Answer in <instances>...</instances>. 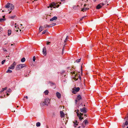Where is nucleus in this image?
<instances>
[{
  "label": "nucleus",
  "instance_id": "obj_19",
  "mask_svg": "<svg viewBox=\"0 0 128 128\" xmlns=\"http://www.w3.org/2000/svg\"><path fill=\"white\" fill-rule=\"evenodd\" d=\"M3 18H0V22H2L4 21L5 20V16H2Z\"/></svg>",
  "mask_w": 128,
  "mask_h": 128
},
{
  "label": "nucleus",
  "instance_id": "obj_60",
  "mask_svg": "<svg viewBox=\"0 0 128 128\" xmlns=\"http://www.w3.org/2000/svg\"><path fill=\"white\" fill-rule=\"evenodd\" d=\"M1 98H2V96H1Z\"/></svg>",
  "mask_w": 128,
  "mask_h": 128
},
{
  "label": "nucleus",
  "instance_id": "obj_7",
  "mask_svg": "<svg viewBox=\"0 0 128 128\" xmlns=\"http://www.w3.org/2000/svg\"><path fill=\"white\" fill-rule=\"evenodd\" d=\"M16 65V62H14L13 64H12L11 66L8 67V68L9 69L13 70L14 68V66Z\"/></svg>",
  "mask_w": 128,
  "mask_h": 128
},
{
  "label": "nucleus",
  "instance_id": "obj_8",
  "mask_svg": "<svg viewBox=\"0 0 128 128\" xmlns=\"http://www.w3.org/2000/svg\"><path fill=\"white\" fill-rule=\"evenodd\" d=\"M80 110L81 112H83V113L84 114H86L87 112L86 108L84 107L82 108H80Z\"/></svg>",
  "mask_w": 128,
  "mask_h": 128
},
{
  "label": "nucleus",
  "instance_id": "obj_11",
  "mask_svg": "<svg viewBox=\"0 0 128 128\" xmlns=\"http://www.w3.org/2000/svg\"><path fill=\"white\" fill-rule=\"evenodd\" d=\"M69 72H70V74L72 75H73L74 74H75L76 73L74 70L72 68L70 69V71H69Z\"/></svg>",
  "mask_w": 128,
  "mask_h": 128
},
{
  "label": "nucleus",
  "instance_id": "obj_38",
  "mask_svg": "<svg viewBox=\"0 0 128 128\" xmlns=\"http://www.w3.org/2000/svg\"><path fill=\"white\" fill-rule=\"evenodd\" d=\"M33 60L34 62L35 60V56H34L33 58Z\"/></svg>",
  "mask_w": 128,
  "mask_h": 128
},
{
  "label": "nucleus",
  "instance_id": "obj_14",
  "mask_svg": "<svg viewBox=\"0 0 128 128\" xmlns=\"http://www.w3.org/2000/svg\"><path fill=\"white\" fill-rule=\"evenodd\" d=\"M56 94L57 97L58 98L60 99V98L61 95L59 92H57Z\"/></svg>",
  "mask_w": 128,
  "mask_h": 128
},
{
  "label": "nucleus",
  "instance_id": "obj_56",
  "mask_svg": "<svg viewBox=\"0 0 128 128\" xmlns=\"http://www.w3.org/2000/svg\"><path fill=\"white\" fill-rule=\"evenodd\" d=\"M18 106H17V108H18Z\"/></svg>",
  "mask_w": 128,
  "mask_h": 128
},
{
  "label": "nucleus",
  "instance_id": "obj_12",
  "mask_svg": "<svg viewBox=\"0 0 128 128\" xmlns=\"http://www.w3.org/2000/svg\"><path fill=\"white\" fill-rule=\"evenodd\" d=\"M42 52L44 55L46 56V48L45 47L43 48Z\"/></svg>",
  "mask_w": 128,
  "mask_h": 128
},
{
  "label": "nucleus",
  "instance_id": "obj_59",
  "mask_svg": "<svg viewBox=\"0 0 128 128\" xmlns=\"http://www.w3.org/2000/svg\"><path fill=\"white\" fill-rule=\"evenodd\" d=\"M15 112V110H14V112Z\"/></svg>",
  "mask_w": 128,
  "mask_h": 128
},
{
  "label": "nucleus",
  "instance_id": "obj_36",
  "mask_svg": "<svg viewBox=\"0 0 128 128\" xmlns=\"http://www.w3.org/2000/svg\"><path fill=\"white\" fill-rule=\"evenodd\" d=\"M5 61H6V60H3L2 62V64H3L4 63Z\"/></svg>",
  "mask_w": 128,
  "mask_h": 128
},
{
  "label": "nucleus",
  "instance_id": "obj_24",
  "mask_svg": "<svg viewBox=\"0 0 128 128\" xmlns=\"http://www.w3.org/2000/svg\"><path fill=\"white\" fill-rule=\"evenodd\" d=\"M51 25H48L47 24H45L44 25V28H46L47 27H52V26H51Z\"/></svg>",
  "mask_w": 128,
  "mask_h": 128
},
{
  "label": "nucleus",
  "instance_id": "obj_13",
  "mask_svg": "<svg viewBox=\"0 0 128 128\" xmlns=\"http://www.w3.org/2000/svg\"><path fill=\"white\" fill-rule=\"evenodd\" d=\"M86 5H87L86 4H85L84 5V8H82V10H81L83 12H84L86 11V10H88L89 9L88 8H85V6Z\"/></svg>",
  "mask_w": 128,
  "mask_h": 128
},
{
  "label": "nucleus",
  "instance_id": "obj_32",
  "mask_svg": "<svg viewBox=\"0 0 128 128\" xmlns=\"http://www.w3.org/2000/svg\"><path fill=\"white\" fill-rule=\"evenodd\" d=\"M15 17H16V16L14 15V16H10V17L9 18H10L11 19H13Z\"/></svg>",
  "mask_w": 128,
  "mask_h": 128
},
{
  "label": "nucleus",
  "instance_id": "obj_41",
  "mask_svg": "<svg viewBox=\"0 0 128 128\" xmlns=\"http://www.w3.org/2000/svg\"><path fill=\"white\" fill-rule=\"evenodd\" d=\"M84 17H82L80 19V20L81 21V20H82L83 18H84Z\"/></svg>",
  "mask_w": 128,
  "mask_h": 128
},
{
  "label": "nucleus",
  "instance_id": "obj_2",
  "mask_svg": "<svg viewBox=\"0 0 128 128\" xmlns=\"http://www.w3.org/2000/svg\"><path fill=\"white\" fill-rule=\"evenodd\" d=\"M75 110V112H76L77 114V116H78L80 120H81L82 119H83V117H82V116L83 115V114L80 112V111L79 110H78L76 112Z\"/></svg>",
  "mask_w": 128,
  "mask_h": 128
},
{
  "label": "nucleus",
  "instance_id": "obj_6",
  "mask_svg": "<svg viewBox=\"0 0 128 128\" xmlns=\"http://www.w3.org/2000/svg\"><path fill=\"white\" fill-rule=\"evenodd\" d=\"M105 4L103 3H100L98 4L96 7V9H99L104 6Z\"/></svg>",
  "mask_w": 128,
  "mask_h": 128
},
{
  "label": "nucleus",
  "instance_id": "obj_44",
  "mask_svg": "<svg viewBox=\"0 0 128 128\" xmlns=\"http://www.w3.org/2000/svg\"><path fill=\"white\" fill-rule=\"evenodd\" d=\"M50 42H48L47 43V44H50Z\"/></svg>",
  "mask_w": 128,
  "mask_h": 128
},
{
  "label": "nucleus",
  "instance_id": "obj_54",
  "mask_svg": "<svg viewBox=\"0 0 128 128\" xmlns=\"http://www.w3.org/2000/svg\"><path fill=\"white\" fill-rule=\"evenodd\" d=\"M80 126H79L78 128H80Z\"/></svg>",
  "mask_w": 128,
  "mask_h": 128
},
{
  "label": "nucleus",
  "instance_id": "obj_22",
  "mask_svg": "<svg viewBox=\"0 0 128 128\" xmlns=\"http://www.w3.org/2000/svg\"><path fill=\"white\" fill-rule=\"evenodd\" d=\"M82 98L81 96L80 95H78V96L77 99L79 100Z\"/></svg>",
  "mask_w": 128,
  "mask_h": 128
},
{
  "label": "nucleus",
  "instance_id": "obj_52",
  "mask_svg": "<svg viewBox=\"0 0 128 128\" xmlns=\"http://www.w3.org/2000/svg\"><path fill=\"white\" fill-rule=\"evenodd\" d=\"M64 48V47H63V49H62V51H63V50Z\"/></svg>",
  "mask_w": 128,
  "mask_h": 128
},
{
  "label": "nucleus",
  "instance_id": "obj_21",
  "mask_svg": "<svg viewBox=\"0 0 128 128\" xmlns=\"http://www.w3.org/2000/svg\"><path fill=\"white\" fill-rule=\"evenodd\" d=\"M40 106H43L45 105H46V103L44 102H42L40 103Z\"/></svg>",
  "mask_w": 128,
  "mask_h": 128
},
{
  "label": "nucleus",
  "instance_id": "obj_39",
  "mask_svg": "<svg viewBox=\"0 0 128 128\" xmlns=\"http://www.w3.org/2000/svg\"><path fill=\"white\" fill-rule=\"evenodd\" d=\"M7 88L6 87L4 88H2V89L4 90H6L7 89Z\"/></svg>",
  "mask_w": 128,
  "mask_h": 128
},
{
  "label": "nucleus",
  "instance_id": "obj_46",
  "mask_svg": "<svg viewBox=\"0 0 128 128\" xmlns=\"http://www.w3.org/2000/svg\"><path fill=\"white\" fill-rule=\"evenodd\" d=\"M24 98H26L27 99L28 98V97L27 96H26L24 97Z\"/></svg>",
  "mask_w": 128,
  "mask_h": 128
},
{
  "label": "nucleus",
  "instance_id": "obj_50",
  "mask_svg": "<svg viewBox=\"0 0 128 128\" xmlns=\"http://www.w3.org/2000/svg\"><path fill=\"white\" fill-rule=\"evenodd\" d=\"M122 127L123 128L124 127V125H122Z\"/></svg>",
  "mask_w": 128,
  "mask_h": 128
},
{
  "label": "nucleus",
  "instance_id": "obj_9",
  "mask_svg": "<svg viewBox=\"0 0 128 128\" xmlns=\"http://www.w3.org/2000/svg\"><path fill=\"white\" fill-rule=\"evenodd\" d=\"M14 30L15 31H16L17 32H18V31H19L20 32L21 31V30L18 27V26H14Z\"/></svg>",
  "mask_w": 128,
  "mask_h": 128
},
{
  "label": "nucleus",
  "instance_id": "obj_26",
  "mask_svg": "<svg viewBox=\"0 0 128 128\" xmlns=\"http://www.w3.org/2000/svg\"><path fill=\"white\" fill-rule=\"evenodd\" d=\"M44 93L46 95H47L48 94V93H49V92L48 90H46L44 92Z\"/></svg>",
  "mask_w": 128,
  "mask_h": 128
},
{
  "label": "nucleus",
  "instance_id": "obj_42",
  "mask_svg": "<svg viewBox=\"0 0 128 128\" xmlns=\"http://www.w3.org/2000/svg\"><path fill=\"white\" fill-rule=\"evenodd\" d=\"M78 78H79V79L80 80H81V77L80 75H79Z\"/></svg>",
  "mask_w": 128,
  "mask_h": 128
},
{
  "label": "nucleus",
  "instance_id": "obj_10",
  "mask_svg": "<svg viewBox=\"0 0 128 128\" xmlns=\"http://www.w3.org/2000/svg\"><path fill=\"white\" fill-rule=\"evenodd\" d=\"M44 102L46 103V105H48L50 103V100L49 98H46Z\"/></svg>",
  "mask_w": 128,
  "mask_h": 128
},
{
  "label": "nucleus",
  "instance_id": "obj_55",
  "mask_svg": "<svg viewBox=\"0 0 128 128\" xmlns=\"http://www.w3.org/2000/svg\"><path fill=\"white\" fill-rule=\"evenodd\" d=\"M50 10H52V8H51V9H50Z\"/></svg>",
  "mask_w": 128,
  "mask_h": 128
},
{
  "label": "nucleus",
  "instance_id": "obj_20",
  "mask_svg": "<svg viewBox=\"0 0 128 128\" xmlns=\"http://www.w3.org/2000/svg\"><path fill=\"white\" fill-rule=\"evenodd\" d=\"M10 4L9 3H8L5 6V7L6 8H8L9 7Z\"/></svg>",
  "mask_w": 128,
  "mask_h": 128
},
{
  "label": "nucleus",
  "instance_id": "obj_25",
  "mask_svg": "<svg viewBox=\"0 0 128 128\" xmlns=\"http://www.w3.org/2000/svg\"><path fill=\"white\" fill-rule=\"evenodd\" d=\"M8 36H10L11 34V30H8Z\"/></svg>",
  "mask_w": 128,
  "mask_h": 128
},
{
  "label": "nucleus",
  "instance_id": "obj_45",
  "mask_svg": "<svg viewBox=\"0 0 128 128\" xmlns=\"http://www.w3.org/2000/svg\"><path fill=\"white\" fill-rule=\"evenodd\" d=\"M4 90H3V89H2V90H1V91H0V92H1H1H3L4 91Z\"/></svg>",
  "mask_w": 128,
  "mask_h": 128
},
{
  "label": "nucleus",
  "instance_id": "obj_57",
  "mask_svg": "<svg viewBox=\"0 0 128 128\" xmlns=\"http://www.w3.org/2000/svg\"><path fill=\"white\" fill-rule=\"evenodd\" d=\"M16 24H15V25H16Z\"/></svg>",
  "mask_w": 128,
  "mask_h": 128
},
{
  "label": "nucleus",
  "instance_id": "obj_31",
  "mask_svg": "<svg viewBox=\"0 0 128 128\" xmlns=\"http://www.w3.org/2000/svg\"><path fill=\"white\" fill-rule=\"evenodd\" d=\"M47 32V30H44L42 33V34H45L46 32Z\"/></svg>",
  "mask_w": 128,
  "mask_h": 128
},
{
  "label": "nucleus",
  "instance_id": "obj_40",
  "mask_svg": "<svg viewBox=\"0 0 128 128\" xmlns=\"http://www.w3.org/2000/svg\"><path fill=\"white\" fill-rule=\"evenodd\" d=\"M77 102H78V100L77 99L75 100V102L76 104H77Z\"/></svg>",
  "mask_w": 128,
  "mask_h": 128
},
{
  "label": "nucleus",
  "instance_id": "obj_15",
  "mask_svg": "<svg viewBox=\"0 0 128 128\" xmlns=\"http://www.w3.org/2000/svg\"><path fill=\"white\" fill-rule=\"evenodd\" d=\"M73 122L74 124V126L75 127H76V126L77 125L78 123V122H77V121L76 120H75L74 121H73Z\"/></svg>",
  "mask_w": 128,
  "mask_h": 128
},
{
  "label": "nucleus",
  "instance_id": "obj_28",
  "mask_svg": "<svg viewBox=\"0 0 128 128\" xmlns=\"http://www.w3.org/2000/svg\"><path fill=\"white\" fill-rule=\"evenodd\" d=\"M40 122H37L36 124V126L38 127L40 126Z\"/></svg>",
  "mask_w": 128,
  "mask_h": 128
},
{
  "label": "nucleus",
  "instance_id": "obj_33",
  "mask_svg": "<svg viewBox=\"0 0 128 128\" xmlns=\"http://www.w3.org/2000/svg\"><path fill=\"white\" fill-rule=\"evenodd\" d=\"M80 60L81 59H80L79 60H76V62L77 63L79 62L80 61Z\"/></svg>",
  "mask_w": 128,
  "mask_h": 128
},
{
  "label": "nucleus",
  "instance_id": "obj_17",
  "mask_svg": "<svg viewBox=\"0 0 128 128\" xmlns=\"http://www.w3.org/2000/svg\"><path fill=\"white\" fill-rule=\"evenodd\" d=\"M79 75L77 74H76L75 76L74 80H77L78 78Z\"/></svg>",
  "mask_w": 128,
  "mask_h": 128
},
{
  "label": "nucleus",
  "instance_id": "obj_34",
  "mask_svg": "<svg viewBox=\"0 0 128 128\" xmlns=\"http://www.w3.org/2000/svg\"><path fill=\"white\" fill-rule=\"evenodd\" d=\"M51 25V26H52V27L53 26H55L56 25V24L55 23H54L52 24Z\"/></svg>",
  "mask_w": 128,
  "mask_h": 128
},
{
  "label": "nucleus",
  "instance_id": "obj_62",
  "mask_svg": "<svg viewBox=\"0 0 128 128\" xmlns=\"http://www.w3.org/2000/svg\"><path fill=\"white\" fill-rule=\"evenodd\" d=\"M127 128H128V127H127Z\"/></svg>",
  "mask_w": 128,
  "mask_h": 128
},
{
  "label": "nucleus",
  "instance_id": "obj_53",
  "mask_svg": "<svg viewBox=\"0 0 128 128\" xmlns=\"http://www.w3.org/2000/svg\"><path fill=\"white\" fill-rule=\"evenodd\" d=\"M20 25H21V26H22V24H20Z\"/></svg>",
  "mask_w": 128,
  "mask_h": 128
},
{
  "label": "nucleus",
  "instance_id": "obj_16",
  "mask_svg": "<svg viewBox=\"0 0 128 128\" xmlns=\"http://www.w3.org/2000/svg\"><path fill=\"white\" fill-rule=\"evenodd\" d=\"M60 117L61 118H64V116L65 114L62 111H60Z\"/></svg>",
  "mask_w": 128,
  "mask_h": 128
},
{
  "label": "nucleus",
  "instance_id": "obj_61",
  "mask_svg": "<svg viewBox=\"0 0 128 128\" xmlns=\"http://www.w3.org/2000/svg\"><path fill=\"white\" fill-rule=\"evenodd\" d=\"M2 12H4V11L3 10H2Z\"/></svg>",
  "mask_w": 128,
  "mask_h": 128
},
{
  "label": "nucleus",
  "instance_id": "obj_3",
  "mask_svg": "<svg viewBox=\"0 0 128 128\" xmlns=\"http://www.w3.org/2000/svg\"><path fill=\"white\" fill-rule=\"evenodd\" d=\"M26 65L24 64H20L18 65L16 67V70H19L25 67Z\"/></svg>",
  "mask_w": 128,
  "mask_h": 128
},
{
  "label": "nucleus",
  "instance_id": "obj_4",
  "mask_svg": "<svg viewBox=\"0 0 128 128\" xmlns=\"http://www.w3.org/2000/svg\"><path fill=\"white\" fill-rule=\"evenodd\" d=\"M9 6V8H8L9 9L8 10L10 11L9 13L10 14L11 12V11L13 10L14 8V5L10 4Z\"/></svg>",
  "mask_w": 128,
  "mask_h": 128
},
{
  "label": "nucleus",
  "instance_id": "obj_63",
  "mask_svg": "<svg viewBox=\"0 0 128 128\" xmlns=\"http://www.w3.org/2000/svg\"><path fill=\"white\" fill-rule=\"evenodd\" d=\"M35 0L34 1H35V0Z\"/></svg>",
  "mask_w": 128,
  "mask_h": 128
},
{
  "label": "nucleus",
  "instance_id": "obj_5",
  "mask_svg": "<svg viewBox=\"0 0 128 128\" xmlns=\"http://www.w3.org/2000/svg\"><path fill=\"white\" fill-rule=\"evenodd\" d=\"M75 88V89H73L72 91V93L74 94H76V92H78L80 90V88L78 87L76 88Z\"/></svg>",
  "mask_w": 128,
  "mask_h": 128
},
{
  "label": "nucleus",
  "instance_id": "obj_48",
  "mask_svg": "<svg viewBox=\"0 0 128 128\" xmlns=\"http://www.w3.org/2000/svg\"><path fill=\"white\" fill-rule=\"evenodd\" d=\"M14 44H11V45L12 46V45H13Z\"/></svg>",
  "mask_w": 128,
  "mask_h": 128
},
{
  "label": "nucleus",
  "instance_id": "obj_51",
  "mask_svg": "<svg viewBox=\"0 0 128 128\" xmlns=\"http://www.w3.org/2000/svg\"><path fill=\"white\" fill-rule=\"evenodd\" d=\"M97 0H94V2H96Z\"/></svg>",
  "mask_w": 128,
  "mask_h": 128
},
{
  "label": "nucleus",
  "instance_id": "obj_29",
  "mask_svg": "<svg viewBox=\"0 0 128 128\" xmlns=\"http://www.w3.org/2000/svg\"><path fill=\"white\" fill-rule=\"evenodd\" d=\"M12 72V71L11 70H10L9 69L6 71V73H11Z\"/></svg>",
  "mask_w": 128,
  "mask_h": 128
},
{
  "label": "nucleus",
  "instance_id": "obj_43",
  "mask_svg": "<svg viewBox=\"0 0 128 128\" xmlns=\"http://www.w3.org/2000/svg\"><path fill=\"white\" fill-rule=\"evenodd\" d=\"M68 37V36H67L66 37V40H65V41H64V42H66V40L67 39V38Z\"/></svg>",
  "mask_w": 128,
  "mask_h": 128
},
{
  "label": "nucleus",
  "instance_id": "obj_27",
  "mask_svg": "<svg viewBox=\"0 0 128 128\" xmlns=\"http://www.w3.org/2000/svg\"><path fill=\"white\" fill-rule=\"evenodd\" d=\"M83 122H84V124L86 125V124H87L88 123V120H84V121Z\"/></svg>",
  "mask_w": 128,
  "mask_h": 128
},
{
  "label": "nucleus",
  "instance_id": "obj_30",
  "mask_svg": "<svg viewBox=\"0 0 128 128\" xmlns=\"http://www.w3.org/2000/svg\"><path fill=\"white\" fill-rule=\"evenodd\" d=\"M25 60V59L24 58H23L21 60V61L22 62H24Z\"/></svg>",
  "mask_w": 128,
  "mask_h": 128
},
{
  "label": "nucleus",
  "instance_id": "obj_58",
  "mask_svg": "<svg viewBox=\"0 0 128 128\" xmlns=\"http://www.w3.org/2000/svg\"><path fill=\"white\" fill-rule=\"evenodd\" d=\"M84 116H86V114H84Z\"/></svg>",
  "mask_w": 128,
  "mask_h": 128
},
{
  "label": "nucleus",
  "instance_id": "obj_49",
  "mask_svg": "<svg viewBox=\"0 0 128 128\" xmlns=\"http://www.w3.org/2000/svg\"><path fill=\"white\" fill-rule=\"evenodd\" d=\"M7 95L8 96L9 95V94H8V93H7Z\"/></svg>",
  "mask_w": 128,
  "mask_h": 128
},
{
  "label": "nucleus",
  "instance_id": "obj_47",
  "mask_svg": "<svg viewBox=\"0 0 128 128\" xmlns=\"http://www.w3.org/2000/svg\"><path fill=\"white\" fill-rule=\"evenodd\" d=\"M65 0H60V1L61 2L64 1Z\"/></svg>",
  "mask_w": 128,
  "mask_h": 128
},
{
  "label": "nucleus",
  "instance_id": "obj_37",
  "mask_svg": "<svg viewBox=\"0 0 128 128\" xmlns=\"http://www.w3.org/2000/svg\"><path fill=\"white\" fill-rule=\"evenodd\" d=\"M11 91H12V90L11 89H9L8 90L7 92H11Z\"/></svg>",
  "mask_w": 128,
  "mask_h": 128
},
{
  "label": "nucleus",
  "instance_id": "obj_23",
  "mask_svg": "<svg viewBox=\"0 0 128 128\" xmlns=\"http://www.w3.org/2000/svg\"><path fill=\"white\" fill-rule=\"evenodd\" d=\"M43 27L42 26H40L39 28V32H41L43 30Z\"/></svg>",
  "mask_w": 128,
  "mask_h": 128
},
{
  "label": "nucleus",
  "instance_id": "obj_1",
  "mask_svg": "<svg viewBox=\"0 0 128 128\" xmlns=\"http://www.w3.org/2000/svg\"><path fill=\"white\" fill-rule=\"evenodd\" d=\"M58 3L59 4H61V2H56V3L54 2L51 3L50 4L49 6H48L47 8H52V7L54 8H58L60 6L59 4H58Z\"/></svg>",
  "mask_w": 128,
  "mask_h": 128
},
{
  "label": "nucleus",
  "instance_id": "obj_18",
  "mask_svg": "<svg viewBox=\"0 0 128 128\" xmlns=\"http://www.w3.org/2000/svg\"><path fill=\"white\" fill-rule=\"evenodd\" d=\"M57 19V17L56 16H54L52 18H51L50 19V21H52L54 20H56Z\"/></svg>",
  "mask_w": 128,
  "mask_h": 128
},
{
  "label": "nucleus",
  "instance_id": "obj_35",
  "mask_svg": "<svg viewBox=\"0 0 128 128\" xmlns=\"http://www.w3.org/2000/svg\"><path fill=\"white\" fill-rule=\"evenodd\" d=\"M128 121H126L124 125L127 126L128 125Z\"/></svg>",
  "mask_w": 128,
  "mask_h": 128
}]
</instances>
